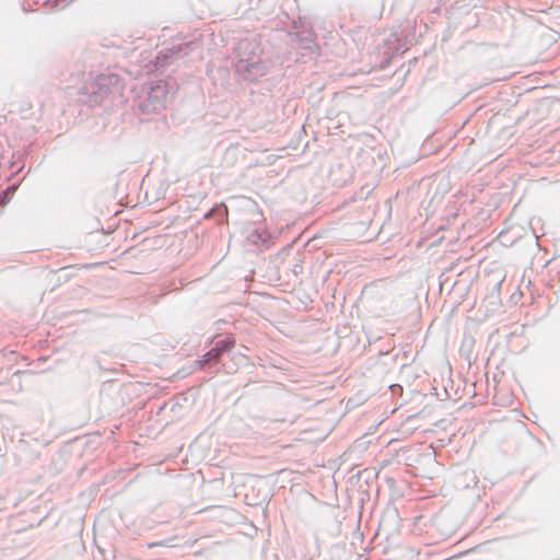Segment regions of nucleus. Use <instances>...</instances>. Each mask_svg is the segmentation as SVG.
<instances>
[{
  "label": "nucleus",
  "mask_w": 560,
  "mask_h": 560,
  "mask_svg": "<svg viewBox=\"0 0 560 560\" xmlns=\"http://www.w3.org/2000/svg\"><path fill=\"white\" fill-rule=\"evenodd\" d=\"M261 52L256 38L246 37L237 43V60L234 67L244 80L255 81L267 73L268 63L262 60Z\"/></svg>",
  "instance_id": "obj_1"
},
{
  "label": "nucleus",
  "mask_w": 560,
  "mask_h": 560,
  "mask_svg": "<svg viewBox=\"0 0 560 560\" xmlns=\"http://www.w3.org/2000/svg\"><path fill=\"white\" fill-rule=\"evenodd\" d=\"M120 80L115 73L98 74L95 80L90 84V102L100 104L109 94L119 93Z\"/></svg>",
  "instance_id": "obj_2"
},
{
  "label": "nucleus",
  "mask_w": 560,
  "mask_h": 560,
  "mask_svg": "<svg viewBox=\"0 0 560 560\" xmlns=\"http://www.w3.org/2000/svg\"><path fill=\"white\" fill-rule=\"evenodd\" d=\"M167 95L165 83L160 81L151 84L145 92V96L139 103L141 112L149 114L160 110L165 106Z\"/></svg>",
  "instance_id": "obj_3"
},
{
  "label": "nucleus",
  "mask_w": 560,
  "mask_h": 560,
  "mask_svg": "<svg viewBox=\"0 0 560 560\" xmlns=\"http://www.w3.org/2000/svg\"><path fill=\"white\" fill-rule=\"evenodd\" d=\"M192 45V43H180L163 48L156 56V67L163 68L172 63L175 59L188 55Z\"/></svg>",
  "instance_id": "obj_4"
},
{
  "label": "nucleus",
  "mask_w": 560,
  "mask_h": 560,
  "mask_svg": "<svg viewBox=\"0 0 560 560\" xmlns=\"http://www.w3.org/2000/svg\"><path fill=\"white\" fill-rule=\"evenodd\" d=\"M221 354L218 352V349L214 347L207 351L201 359L196 361V364L199 365L200 369L205 368L209 363H218L220 361Z\"/></svg>",
  "instance_id": "obj_5"
},
{
  "label": "nucleus",
  "mask_w": 560,
  "mask_h": 560,
  "mask_svg": "<svg viewBox=\"0 0 560 560\" xmlns=\"http://www.w3.org/2000/svg\"><path fill=\"white\" fill-rule=\"evenodd\" d=\"M267 236L268 234L266 231H260L259 229L255 228L247 233L246 238L250 244L259 246L267 242Z\"/></svg>",
  "instance_id": "obj_6"
},
{
  "label": "nucleus",
  "mask_w": 560,
  "mask_h": 560,
  "mask_svg": "<svg viewBox=\"0 0 560 560\" xmlns=\"http://www.w3.org/2000/svg\"><path fill=\"white\" fill-rule=\"evenodd\" d=\"M235 346V339L233 337H225L215 342L214 348L222 355L224 352H230Z\"/></svg>",
  "instance_id": "obj_7"
},
{
  "label": "nucleus",
  "mask_w": 560,
  "mask_h": 560,
  "mask_svg": "<svg viewBox=\"0 0 560 560\" xmlns=\"http://www.w3.org/2000/svg\"><path fill=\"white\" fill-rule=\"evenodd\" d=\"M176 539H177V537L174 536V537H170L166 539L152 541V542H149L147 545V547L148 548H155V547L176 548L177 547V544H175Z\"/></svg>",
  "instance_id": "obj_8"
},
{
  "label": "nucleus",
  "mask_w": 560,
  "mask_h": 560,
  "mask_svg": "<svg viewBox=\"0 0 560 560\" xmlns=\"http://www.w3.org/2000/svg\"><path fill=\"white\" fill-rule=\"evenodd\" d=\"M214 212L218 213V219L220 221H223L228 217V209L225 206H220L218 208L212 209L206 217L213 215Z\"/></svg>",
  "instance_id": "obj_9"
},
{
  "label": "nucleus",
  "mask_w": 560,
  "mask_h": 560,
  "mask_svg": "<svg viewBox=\"0 0 560 560\" xmlns=\"http://www.w3.org/2000/svg\"><path fill=\"white\" fill-rule=\"evenodd\" d=\"M14 190H15V187L12 186V187L7 188L4 191H2L0 195V203L7 202V200H9V198L14 192Z\"/></svg>",
  "instance_id": "obj_10"
}]
</instances>
